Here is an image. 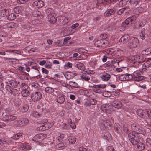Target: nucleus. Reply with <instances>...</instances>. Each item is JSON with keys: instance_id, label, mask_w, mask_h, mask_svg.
<instances>
[{"instance_id": "1", "label": "nucleus", "mask_w": 151, "mask_h": 151, "mask_svg": "<svg viewBox=\"0 0 151 151\" xmlns=\"http://www.w3.org/2000/svg\"><path fill=\"white\" fill-rule=\"evenodd\" d=\"M138 137V134H136L134 132H131L128 134V137L129 140L134 145L137 144V142L139 141Z\"/></svg>"}, {"instance_id": "2", "label": "nucleus", "mask_w": 151, "mask_h": 151, "mask_svg": "<svg viewBox=\"0 0 151 151\" xmlns=\"http://www.w3.org/2000/svg\"><path fill=\"white\" fill-rule=\"evenodd\" d=\"M111 124L110 121L109 120H106L100 123L99 126L101 129L104 130L108 129L110 127Z\"/></svg>"}, {"instance_id": "3", "label": "nucleus", "mask_w": 151, "mask_h": 151, "mask_svg": "<svg viewBox=\"0 0 151 151\" xmlns=\"http://www.w3.org/2000/svg\"><path fill=\"white\" fill-rule=\"evenodd\" d=\"M138 40L137 38L132 37L131 38L127 46L130 48H135L138 45Z\"/></svg>"}, {"instance_id": "4", "label": "nucleus", "mask_w": 151, "mask_h": 151, "mask_svg": "<svg viewBox=\"0 0 151 151\" xmlns=\"http://www.w3.org/2000/svg\"><path fill=\"white\" fill-rule=\"evenodd\" d=\"M42 97L41 93L38 92L32 93L31 95V99L34 101H36L40 99Z\"/></svg>"}, {"instance_id": "5", "label": "nucleus", "mask_w": 151, "mask_h": 151, "mask_svg": "<svg viewBox=\"0 0 151 151\" xmlns=\"http://www.w3.org/2000/svg\"><path fill=\"white\" fill-rule=\"evenodd\" d=\"M18 147L22 150H29L31 149V147L30 145L25 143H20L19 144Z\"/></svg>"}, {"instance_id": "6", "label": "nucleus", "mask_w": 151, "mask_h": 151, "mask_svg": "<svg viewBox=\"0 0 151 151\" xmlns=\"http://www.w3.org/2000/svg\"><path fill=\"white\" fill-rule=\"evenodd\" d=\"M144 79V77L140 76L139 73H136L134 74L133 79L137 81H141Z\"/></svg>"}, {"instance_id": "7", "label": "nucleus", "mask_w": 151, "mask_h": 151, "mask_svg": "<svg viewBox=\"0 0 151 151\" xmlns=\"http://www.w3.org/2000/svg\"><path fill=\"white\" fill-rule=\"evenodd\" d=\"M34 7H36L38 8H41L44 5V2L41 0H39L35 1L33 4Z\"/></svg>"}, {"instance_id": "8", "label": "nucleus", "mask_w": 151, "mask_h": 151, "mask_svg": "<svg viewBox=\"0 0 151 151\" xmlns=\"http://www.w3.org/2000/svg\"><path fill=\"white\" fill-rule=\"evenodd\" d=\"M17 117L15 116L6 115L4 118L3 119L5 121H12L16 119Z\"/></svg>"}, {"instance_id": "9", "label": "nucleus", "mask_w": 151, "mask_h": 151, "mask_svg": "<svg viewBox=\"0 0 151 151\" xmlns=\"http://www.w3.org/2000/svg\"><path fill=\"white\" fill-rule=\"evenodd\" d=\"M29 122L28 119L27 118H23L21 119L20 123L16 124V125L18 126H22L25 125Z\"/></svg>"}, {"instance_id": "10", "label": "nucleus", "mask_w": 151, "mask_h": 151, "mask_svg": "<svg viewBox=\"0 0 151 151\" xmlns=\"http://www.w3.org/2000/svg\"><path fill=\"white\" fill-rule=\"evenodd\" d=\"M112 104L114 107L118 109L120 108L122 106V103L119 101H113Z\"/></svg>"}, {"instance_id": "11", "label": "nucleus", "mask_w": 151, "mask_h": 151, "mask_svg": "<svg viewBox=\"0 0 151 151\" xmlns=\"http://www.w3.org/2000/svg\"><path fill=\"white\" fill-rule=\"evenodd\" d=\"M60 22L64 25L66 24L69 22V20L68 17L65 16H62L60 17Z\"/></svg>"}, {"instance_id": "12", "label": "nucleus", "mask_w": 151, "mask_h": 151, "mask_svg": "<svg viewBox=\"0 0 151 151\" xmlns=\"http://www.w3.org/2000/svg\"><path fill=\"white\" fill-rule=\"evenodd\" d=\"M65 100L64 96L62 94H60L58 95L57 98V101L58 103H62Z\"/></svg>"}, {"instance_id": "13", "label": "nucleus", "mask_w": 151, "mask_h": 151, "mask_svg": "<svg viewBox=\"0 0 151 151\" xmlns=\"http://www.w3.org/2000/svg\"><path fill=\"white\" fill-rule=\"evenodd\" d=\"M111 76L107 73H105L101 76V78L103 81H107L110 78Z\"/></svg>"}, {"instance_id": "14", "label": "nucleus", "mask_w": 151, "mask_h": 151, "mask_svg": "<svg viewBox=\"0 0 151 151\" xmlns=\"http://www.w3.org/2000/svg\"><path fill=\"white\" fill-rule=\"evenodd\" d=\"M114 128L115 131L118 133H120L122 132L121 127L118 123H115L114 125Z\"/></svg>"}, {"instance_id": "15", "label": "nucleus", "mask_w": 151, "mask_h": 151, "mask_svg": "<svg viewBox=\"0 0 151 151\" xmlns=\"http://www.w3.org/2000/svg\"><path fill=\"white\" fill-rule=\"evenodd\" d=\"M49 21L50 23H54L56 21V18L54 15L52 14H50L48 16Z\"/></svg>"}, {"instance_id": "16", "label": "nucleus", "mask_w": 151, "mask_h": 151, "mask_svg": "<svg viewBox=\"0 0 151 151\" xmlns=\"http://www.w3.org/2000/svg\"><path fill=\"white\" fill-rule=\"evenodd\" d=\"M110 106L107 104H103L101 106V109L102 110L106 112H109Z\"/></svg>"}, {"instance_id": "17", "label": "nucleus", "mask_w": 151, "mask_h": 151, "mask_svg": "<svg viewBox=\"0 0 151 151\" xmlns=\"http://www.w3.org/2000/svg\"><path fill=\"white\" fill-rule=\"evenodd\" d=\"M14 12L17 14H19L22 12L23 9L21 6H17L14 9Z\"/></svg>"}, {"instance_id": "18", "label": "nucleus", "mask_w": 151, "mask_h": 151, "mask_svg": "<svg viewBox=\"0 0 151 151\" xmlns=\"http://www.w3.org/2000/svg\"><path fill=\"white\" fill-rule=\"evenodd\" d=\"M129 38V36L128 35H125L121 38L119 41L124 43L127 41Z\"/></svg>"}, {"instance_id": "19", "label": "nucleus", "mask_w": 151, "mask_h": 151, "mask_svg": "<svg viewBox=\"0 0 151 151\" xmlns=\"http://www.w3.org/2000/svg\"><path fill=\"white\" fill-rule=\"evenodd\" d=\"M137 144V148L139 150H142L145 148V145L143 143L139 142Z\"/></svg>"}, {"instance_id": "20", "label": "nucleus", "mask_w": 151, "mask_h": 151, "mask_svg": "<svg viewBox=\"0 0 151 151\" xmlns=\"http://www.w3.org/2000/svg\"><path fill=\"white\" fill-rule=\"evenodd\" d=\"M101 47H105L109 45V42L106 40H101Z\"/></svg>"}, {"instance_id": "21", "label": "nucleus", "mask_w": 151, "mask_h": 151, "mask_svg": "<svg viewBox=\"0 0 151 151\" xmlns=\"http://www.w3.org/2000/svg\"><path fill=\"white\" fill-rule=\"evenodd\" d=\"M145 112V110H143L140 109H138L137 112V115L141 118H143Z\"/></svg>"}, {"instance_id": "22", "label": "nucleus", "mask_w": 151, "mask_h": 151, "mask_svg": "<svg viewBox=\"0 0 151 151\" xmlns=\"http://www.w3.org/2000/svg\"><path fill=\"white\" fill-rule=\"evenodd\" d=\"M129 7L127 6L119 10L117 12V13L119 15H121L124 11H125V12H126L127 11H129Z\"/></svg>"}, {"instance_id": "23", "label": "nucleus", "mask_w": 151, "mask_h": 151, "mask_svg": "<svg viewBox=\"0 0 151 151\" xmlns=\"http://www.w3.org/2000/svg\"><path fill=\"white\" fill-rule=\"evenodd\" d=\"M114 11L113 9H108L106 12L105 13V16H109L114 13Z\"/></svg>"}, {"instance_id": "24", "label": "nucleus", "mask_w": 151, "mask_h": 151, "mask_svg": "<svg viewBox=\"0 0 151 151\" xmlns=\"http://www.w3.org/2000/svg\"><path fill=\"white\" fill-rule=\"evenodd\" d=\"M53 125V123L52 122H48L44 124V126L45 127L46 130L48 129L49 128H51Z\"/></svg>"}, {"instance_id": "25", "label": "nucleus", "mask_w": 151, "mask_h": 151, "mask_svg": "<svg viewBox=\"0 0 151 151\" xmlns=\"http://www.w3.org/2000/svg\"><path fill=\"white\" fill-rule=\"evenodd\" d=\"M22 95L24 97L28 96L29 94V92L27 90H22Z\"/></svg>"}, {"instance_id": "26", "label": "nucleus", "mask_w": 151, "mask_h": 151, "mask_svg": "<svg viewBox=\"0 0 151 151\" xmlns=\"http://www.w3.org/2000/svg\"><path fill=\"white\" fill-rule=\"evenodd\" d=\"M68 140L70 143L74 144L76 141V138L74 137L71 136L68 137Z\"/></svg>"}, {"instance_id": "27", "label": "nucleus", "mask_w": 151, "mask_h": 151, "mask_svg": "<svg viewBox=\"0 0 151 151\" xmlns=\"http://www.w3.org/2000/svg\"><path fill=\"white\" fill-rule=\"evenodd\" d=\"M45 91L47 93H51L54 92V89L52 88L47 87L45 88Z\"/></svg>"}, {"instance_id": "28", "label": "nucleus", "mask_w": 151, "mask_h": 151, "mask_svg": "<svg viewBox=\"0 0 151 151\" xmlns=\"http://www.w3.org/2000/svg\"><path fill=\"white\" fill-rule=\"evenodd\" d=\"M64 147V144L63 143H61L56 145L55 146V148L56 149L60 150L63 149Z\"/></svg>"}, {"instance_id": "29", "label": "nucleus", "mask_w": 151, "mask_h": 151, "mask_svg": "<svg viewBox=\"0 0 151 151\" xmlns=\"http://www.w3.org/2000/svg\"><path fill=\"white\" fill-rule=\"evenodd\" d=\"M139 0H130L129 2L132 4L137 6L139 4Z\"/></svg>"}, {"instance_id": "30", "label": "nucleus", "mask_w": 151, "mask_h": 151, "mask_svg": "<svg viewBox=\"0 0 151 151\" xmlns=\"http://www.w3.org/2000/svg\"><path fill=\"white\" fill-rule=\"evenodd\" d=\"M20 88L22 90H27L28 88V86L26 83H23L20 85Z\"/></svg>"}, {"instance_id": "31", "label": "nucleus", "mask_w": 151, "mask_h": 151, "mask_svg": "<svg viewBox=\"0 0 151 151\" xmlns=\"http://www.w3.org/2000/svg\"><path fill=\"white\" fill-rule=\"evenodd\" d=\"M9 84L11 85L12 86L15 88L17 87V83L16 81H9Z\"/></svg>"}, {"instance_id": "32", "label": "nucleus", "mask_w": 151, "mask_h": 151, "mask_svg": "<svg viewBox=\"0 0 151 151\" xmlns=\"http://www.w3.org/2000/svg\"><path fill=\"white\" fill-rule=\"evenodd\" d=\"M105 52H111L110 55H111L112 56L114 57L116 56L115 52H116L113 50L112 49H106L105 50Z\"/></svg>"}, {"instance_id": "33", "label": "nucleus", "mask_w": 151, "mask_h": 151, "mask_svg": "<svg viewBox=\"0 0 151 151\" xmlns=\"http://www.w3.org/2000/svg\"><path fill=\"white\" fill-rule=\"evenodd\" d=\"M67 73V79H70L74 76V74L72 73L68 72Z\"/></svg>"}, {"instance_id": "34", "label": "nucleus", "mask_w": 151, "mask_h": 151, "mask_svg": "<svg viewBox=\"0 0 151 151\" xmlns=\"http://www.w3.org/2000/svg\"><path fill=\"white\" fill-rule=\"evenodd\" d=\"M19 91L18 90L15 89H12L11 90L10 93L14 96H16L18 94Z\"/></svg>"}, {"instance_id": "35", "label": "nucleus", "mask_w": 151, "mask_h": 151, "mask_svg": "<svg viewBox=\"0 0 151 151\" xmlns=\"http://www.w3.org/2000/svg\"><path fill=\"white\" fill-rule=\"evenodd\" d=\"M139 131H138L137 133L141 134L144 135H145L146 132L143 128L140 127H139Z\"/></svg>"}, {"instance_id": "36", "label": "nucleus", "mask_w": 151, "mask_h": 151, "mask_svg": "<svg viewBox=\"0 0 151 151\" xmlns=\"http://www.w3.org/2000/svg\"><path fill=\"white\" fill-rule=\"evenodd\" d=\"M145 32V29L144 28H143L142 29V30L141 31V34L140 35V37L141 39L142 40L145 39V36L144 35Z\"/></svg>"}, {"instance_id": "37", "label": "nucleus", "mask_w": 151, "mask_h": 151, "mask_svg": "<svg viewBox=\"0 0 151 151\" xmlns=\"http://www.w3.org/2000/svg\"><path fill=\"white\" fill-rule=\"evenodd\" d=\"M16 17L15 15L14 14L12 13L10 14L8 17V19L10 20H14Z\"/></svg>"}, {"instance_id": "38", "label": "nucleus", "mask_w": 151, "mask_h": 151, "mask_svg": "<svg viewBox=\"0 0 151 151\" xmlns=\"http://www.w3.org/2000/svg\"><path fill=\"white\" fill-rule=\"evenodd\" d=\"M7 10L6 9H3L1 10L0 13V16L2 17H4L6 15Z\"/></svg>"}, {"instance_id": "39", "label": "nucleus", "mask_w": 151, "mask_h": 151, "mask_svg": "<svg viewBox=\"0 0 151 151\" xmlns=\"http://www.w3.org/2000/svg\"><path fill=\"white\" fill-rule=\"evenodd\" d=\"M79 69H80L83 71V73L84 74H88V72H87V70H86V69L85 67H77Z\"/></svg>"}, {"instance_id": "40", "label": "nucleus", "mask_w": 151, "mask_h": 151, "mask_svg": "<svg viewBox=\"0 0 151 151\" xmlns=\"http://www.w3.org/2000/svg\"><path fill=\"white\" fill-rule=\"evenodd\" d=\"M22 136V134L21 133H18L15 135L12 138L14 139H18Z\"/></svg>"}, {"instance_id": "41", "label": "nucleus", "mask_w": 151, "mask_h": 151, "mask_svg": "<svg viewBox=\"0 0 151 151\" xmlns=\"http://www.w3.org/2000/svg\"><path fill=\"white\" fill-rule=\"evenodd\" d=\"M124 77H125V79L126 80H129L132 79H133V77L130 74H128L127 75H124Z\"/></svg>"}, {"instance_id": "42", "label": "nucleus", "mask_w": 151, "mask_h": 151, "mask_svg": "<svg viewBox=\"0 0 151 151\" xmlns=\"http://www.w3.org/2000/svg\"><path fill=\"white\" fill-rule=\"evenodd\" d=\"M39 138L40 139V141L46 138L47 137V135L45 134H39Z\"/></svg>"}, {"instance_id": "43", "label": "nucleus", "mask_w": 151, "mask_h": 151, "mask_svg": "<svg viewBox=\"0 0 151 151\" xmlns=\"http://www.w3.org/2000/svg\"><path fill=\"white\" fill-rule=\"evenodd\" d=\"M106 87L105 85H94L93 86V87L95 88H104Z\"/></svg>"}, {"instance_id": "44", "label": "nucleus", "mask_w": 151, "mask_h": 151, "mask_svg": "<svg viewBox=\"0 0 151 151\" xmlns=\"http://www.w3.org/2000/svg\"><path fill=\"white\" fill-rule=\"evenodd\" d=\"M132 21L133 19L131 18H129L127 19L124 21L125 23L128 25L129 24H131Z\"/></svg>"}, {"instance_id": "45", "label": "nucleus", "mask_w": 151, "mask_h": 151, "mask_svg": "<svg viewBox=\"0 0 151 151\" xmlns=\"http://www.w3.org/2000/svg\"><path fill=\"white\" fill-rule=\"evenodd\" d=\"M145 112L147 113V115L148 116V117L150 118H151V109H148L145 110Z\"/></svg>"}, {"instance_id": "46", "label": "nucleus", "mask_w": 151, "mask_h": 151, "mask_svg": "<svg viewBox=\"0 0 151 151\" xmlns=\"http://www.w3.org/2000/svg\"><path fill=\"white\" fill-rule=\"evenodd\" d=\"M40 12L38 10L35 11L33 13V14L35 17H37L40 15Z\"/></svg>"}, {"instance_id": "47", "label": "nucleus", "mask_w": 151, "mask_h": 151, "mask_svg": "<svg viewBox=\"0 0 151 151\" xmlns=\"http://www.w3.org/2000/svg\"><path fill=\"white\" fill-rule=\"evenodd\" d=\"M94 45L95 46L97 47H101V40H97L94 43Z\"/></svg>"}, {"instance_id": "48", "label": "nucleus", "mask_w": 151, "mask_h": 151, "mask_svg": "<svg viewBox=\"0 0 151 151\" xmlns=\"http://www.w3.org/2000/svg\"><path fill=\"white\" fill-rule=\"evenodd\" d=\"M32 140L35 141H40L39 134L35 135L33 138Z\"/></svg>"}, {"instance_id": "49", "label": "nucleus", "mask_w": 151, "mask_h": 151, "mask_svg": "<svg viewBox=\"0 0 151 151\" xmlns=\"http://www.w3.org/2000/svg\"><path fill=\"white\" fill-rule=\"evenodd\" d=\"M64 137V135L63 134H61L58 137V139L59 141L61 142L63 140V139Z\"/></svg>"}, {"instance_id": "50", "label": "nucleus", "mask_w": 151, "mask_h": 151, "mask_svg": "<svg viewBox=\"0 0 151 151\" xmlns=\"http://www.w3.org/2000/svg\"><path fill=\"white\" fill-rule=\"evenodd\" d=\"M81 78L83 79L85 81H88L90 80V78L89 77L86 76H81Z\"/></svg>"}, {"instance_id": "51", "label": "nucleus", "mask_w": 151, "mask_h": 151, "mask_svg": "<svg viewBox=\"0 0 151 151\" xmlns=\"http://www.w3.org/2000/svg\"><path fill=\"white\" fill-rule=\"evenodd\" d=\"M90 103L91 104L94 105L96 103V101L93 98H91L90 100Z\"/></svg>"}, {"instance_id": "52", "label": "nucleus", "mask_w": 151, "mask_h": 151, "mask_svg": "<svg viewBox=\"0 0 151 151\" xmlns=\"http://www.w3.org/2000/svg\"><path fill=\"white\" fill-rule=\"evenodd\" d=\"M146 142L147 145H151V137L147 138L146 139Z\"/></svg>"}, {"instance_id": "53", "label": "nucleus", "mask_w": 151, "mask_h": 151, "mask_svg": "<svg viewBox=\"0 0 151 151\" xmlns=\"http://www.w3.org/2000/svg\"><path fill=\"white\" fill-rule=\"evenodd\" d=\"M55 45L58 46H62L64 45L63 43H62L60 40H58L55 42Z\"/></svg>"}, {"instance_id": "54", "label": "nucleus", "mask_w": 151, "mask_h": 151, "mask_svg": "<svg viewBox=\"0 0 151 151\" xmlns=\"http://www.w3.org/2000/svg\"><path fill=\"white\" fill-rule=\"evenodd\" d=\"M37 129L38 130L41 131H44L46 130L45 127L44 126V124L41 125V126H40L37 128Z\"/></svg>"}, {"instance_id": "55", "label": "nucleus", "mask_w": 151, "mask_h": 151, "mask_svg": "<svg viewBox=\"0 0 151 151\" xmlns=\"http://www.w3.org/2000/svg\"><path fill=\"white\" fill-rule=\"evenodd\" d=\"M94 88L93 89V90L94 92L97 93H101L102 92V91L101 90L99 89V88Z\"/></svg>"}, {"instance_id": "56", "label": "nucleus", "mask_w": 151, "mask_h": 151, "mask_svg": "<svg viewBox=\"0 0 151 151\" xmlns=\"http://www.w3.org/2000/svg\"><path fill=\"white\" fill-rule=\"evenodd\" d=\"M149 50L148 49H147L144 50H143L142 52V53L143 55H148L149 53Z\"/></svg>"}, {"instance_id": "57", "label": "nucleus", "mask_w": 151, "mask_h": 151, "mask_svg": "<svg viewBox=\"0 0 151 151\" xmlns=\"http://www.w3.org/2000/svg\"><path fill=\"white\" fill-rule=\"evenodd\" d=\"M7 52H13L15 53L19 54L20 52L19 51L16 50H8L6 51Z\"/></svg>"}, {"instance_id": "58", "label": "nucleus", "mask_w": 151, "mask_h": 151, "mask_svg": "<svg viewBox=\"0 0 151 151\" xmlns=\"http://www.w3.org/2000/svg\"><path fill=\"white\" fill-rule=\"evenodd\" d=\"M70 124L71 127L73 129H75L76 127V125H75V124L73 123L72 122V121L70 120Z\"/></svg>"}, {"instance_id": "59", "label": "nucleus", "mask_w": 151, "mask_h": 151, "mask_svg": "<svg viewBox=\"0 0 151 151\" xmlns=\"http://www.w3.org/2000/svg\"><path fill=\"white\" fill-rule=\"evenodd\" d=\"M114 0H103V4H108L110 3Z\"/></svg>"}, {"instance_id": "60", "label": "nucleus", "mask_w": 151, "mask_h": 151, "mask_svg": "<svg viewBox=\"0 0 151 151\" xmlns=\"http://www.w3.org/2000/svg\"><path fill=\"white\" fill-rule=\"evenodd\" d=\"M7 143L6 141L4 139H0V145L6 144Z\"/></svg>"}, {"instance_id": "61", "label": "nucleus", "mask_w": 151, "mask_h": 151, "mask_svg": "<svg viewBox=\"0 0 151 151\" xmlns=\"http://www.w3.org/2000/svg\"><path fill=\"white\" fill-rule=\"evenodd\" d=\"M107 151H115V150L112 147L109 146L107 148Z\"/></svg>"}, {"instance_id": "62", "label": "nucleus", "mask_w": 151, "mask_h": 151, "mask_svg": "<svg viewBox=\"0 0 151 151\" xmlns=\"http://www.w3.org/2000/svg\"><path fill=\"white\" fill-rule=\"evenodd\" d=\"M71 39L70 37H68L65 38L64 40L63 44H65L67 42V41L70 40Z\"/></svg>"}, {"instance_id": "63", "label": "nucleus", "mask_w": 151, "mask_h": 151, "mask_svg": "<svg viewBox=\"0 0 151 151\" xmlns=\"http://www.w3.org/2000/svg\"><path fill=\"white\" fill-rule=\"evenodd\" d=\"M6 89L10 93L12 89V88L9 85H6Z\"/></svg>"}, {"instance_id": "64", "label": "nucleus", "mask_w": 151, "mask_h": 151, "mask_svg": "<svg viewBox=\"0 0 151 151\" xmlns=\"http://www.w3.org/2000/svg\"><path fill=\"white\" fill-rule=\"evenodd\" d=\"M79 24L78 23H77L75 24H73L71 26V28L72 29H75L76 27H78L79 26Z\"/></svg>"}]
</instances>
